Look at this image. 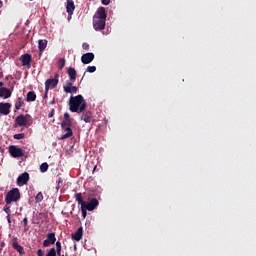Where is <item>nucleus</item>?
Instances as JSON below:
<instances>
[{
	"label": "nucleus",
	"instance_id": "1",
	"mask_svg": "<svg viewBox=\"0 0 256 256\" xmlns=\"http://www.w3.org/2000/svg\"><path fill=\"white\" fill-rule=\"evenodd\" d=\"M87 109V102L83 95L71 96L69 99V111L71 113H83Z\"/></svg>",
	"mask_w": 256,
	"mask_h": 256
},
{
	"label": "nucleus",
	"instance_id": "2",
	"mask_svg": "<svg viewBox=\"0 0 256 256\" xmlns=\"http://www.w3.org/2000/svg\"><path fill=\"white\" fill-rule=\"evenodd\" d=\"M106 21L107 13L105 12V8L100 7L93 18V27L95 31H103V29H105Z\"/></svg>",
	"mask_w": 256,
	"mask_h": 256
},
{
	"label": "nucleus",
	"instance_id": "3",
	"mask_svg": "<svg viewBox=\"0 0 256 256\" xmlns=\"http://www.w3.org/2000/svg\"><path fill=\"white\" fill-rule=\"evenodd\" d=\"M19 199H21V192L19 191V188H13L7 192L5 203L6 205H11V203H17Z\"/></svg>",
	"mask_w": 256,
	"mask_h": 256
},
{
	"label": "nucleus",
	"instance_id": "4",
	"mask_svg": "<svg viewBox=\"0 0 256 256\" xmlns=\"http://www.w3.org/2000/svg\"><path fill=\"white\" fill-rule=\"evenodd\" d=\"M71 125H73V120H63L61 122V129L66 131L64 135H62L59 139L60 141H65V139H69V137H73V130L71 129Z\"/></svg>",
	"mask_w": 256,
	"mask_h": 256
},
{
	"label": "nucleus",
	"instance_id": "5",
	"mask_svg": "<svg viewBox=\"0 0 256 256\" xmlns=\"http://www.w3.org/2000/svg\"><path fill=\"white\" fill-rule=\"evenodd\" d=\"M15 122L19 127H27L29 125H33V118L29 114L27 115L20 114L16 117Z\"/></svg>",
	"mask_w": 256,
	"mask_h": 256
},
{
	"label": "nucleus",
	"instance_id": "6",
	"mask_svg": "<svg viewBox=\"0 0 256 256\" xmlns=\"http://www.w3.org/2000/svg\"><path fill=\"white\" fill-rule=\"evenodd\" d=\"M59 85V74H55L54 78L47 79L45 82L46 93H49V89H55Z\"/></svg>",
	"mask_w": 256,
	"mask_h": 256
},
{
	"label": "nucleus",
	"instance_id": "7",
	"mask_svg": "<svg viewBox=\"0 0 256 256\" xmlns=\"http://www.w3.org/2000/svg\"><path fill=\"white\" fill-rule=\"evenodd\" d=\"M9 153L14 159H19V157H24L25 155L23 149L17 147L16 145L9 146Z\"/></svg>",
	"mask_w": 256,
	"mask_h": 256
},
{
	"label": "nucleus",
	"instance_id": "8",
	"mask_svg": "<svg viewBox=\"0 0 256 256\" xmlns=\"http://www.w3.org/2000/svg\"><path fill=\"white\" fill-rule=\"evenodd\" d=\"M20 61L22 62V67H27V69H29L33 62V57L31 54H23L20 56Z\"/></svg>",
	"mask_w": 256,
	"mask_h": 256
},
{
	"label": "nucleus",
	"instance_id": "9",
	"mask_svg": "<svg viewBox=\"0 0 256 256\" xmlns=\"http://www.w3.org/2000/svg\"><path fill=\"white\" fill-rule=\"evenodd\" d=\"M29 173L24 172L17 178V186L23 187V185H27L29 183Z\"/></svg>",
	"mask_w": 256,
	"mask_h": 256
},
{
	"label": "nucleus",
	"instance_id": "10",
	"mask_svg": "<svg viewBox=\"0 0 256 256\" xmlns=\"http://www.w3.org/2000/svg\"><path fill=\"white\" fill-rule=\"evenodd\" d=\"M46 237V240L43 241V247H50V245H55V241H57L55 233H48Z\"/></svg>",
	"mask_w": 256,
	"mask_h": 256
},
{
	"label": "nucleus",
	"instance_id": "11",
	"mask_svg": "<svg viewBox=\"0 0 256 256\" xmlns=\"http://www.w3.org/2000/svg\"><path fill=\"white\" fill-rule=\"evenodd\" d=\"M84 206L88 211H94V209H97L99 206V200H97V198H92L90 202H85Z\"/></svg>",
	"mask_w": 256,
	"mask_h": 256
},
{
	"label": "nucleus",
	"instance_id": "12",
	"mask_svg": "<svg viewBox=\"0 0 256 256\" xmlns=\"http://www.w3.org/2000/svg\"><path fill=\"white\" fill-rule=\"evenodd\" d=\"M93 59H95V54L88 52L82 55L81 61L84 65H89V63H92Z\"/></svg>",
	"mask_w": 256,
	"mask_h": 256
},
{
	"label": "nucleus",
	"instance_id": "13",
	"mask_svg": "<svg viewBox=\"0 0 256 256\" xmlns=\"http://www.w3.org/2000/svg\"><path fill=\"white\" fill-rule=\"evenodd\" d=\"M11 113V103H0V114L9 115Z\"/></svg>",
	"mask_w": 256,
	"mask_h": 256
},
{
	"label": "nucleus",
	"instance_id": "14",
	"mask_svg": "<svg viewBox=\"0 0 256 256\" xmlns=\"http://www.w3.org/2000/svg\"><path fill=\"white\" fill-rule=\"evenodd\" d=\"M66 12L68 13L69 17H73V13L75 12V2H73V0H67Z\"/></svg>",
	"mask_w": 256,
	"mask_h": 256
},
{
	"label": "nucleus",
	"instance_id": "15",
	"mask_svg": "<svg viewBox=\"0 0 256 256\" xmlns=\"http://www.w3.org/2000/svg\"><path fill=\"white\" fill-rule=\"evenodd\" d=\"M67 74H68V77H69L70 81H72V82L76 81V79H77V70H75V68L69 67Z\"/></svg>",
	"mask_w": 256,
	"mask_h": 256
},
{
	"label": "nucleus",
	"instance_id": "16",
	"mask_svg": "<svg viewBox=\"0 0 256 256\" xmlns=\"http://www.w3.org/2000/svg\"><path fill=\"white\" fill-rule=\"evenodd\" d=\"M72 239L74 241H81V239H83V227L78 228L77 231L72 234Z\"/></svg>",
	"mask_w": 256,
	"mask_h": 256
},
{
	"label": "nucleus",
	"instance_id": "17",
	"mask_svg": "<svg viewBox=\"0 0 256 256\" xmlns=\"http://www.w3.org/2000/svg\"><path fill=\"white\" fill-rule=\"evenodd\" d=\"M45 49H47V40L45 39H40L38 40V51L39 54H43V51H45Z\"/></svg>",
	"mask_w": 256,
	"mask_h": 256
},
{
	"label": "nucleus",
	"instance_id": "18",
	"mask_svg": "<svg viewBox=\"0 0 256 256\" xmlns=\"http://www.w3.org/2000/svg\"><path fill=\"white\" fill-rule=\"evenodd\" d=\"M12 93L7 87L0 88V97L3 99H9L11 97Z\"/></svg>",
	"mask_w": 256,
	"mask_h": 256
},
{
	"label": "nucleus",
	"instance_id": "19",
	"mask_svg": "<svg viewBox=\"0 0 256 256\" xmlns=\"http://www.w3.org/2000/svg\"><path fill=\"white\" fill-rule=\"evenodd\" d=\"M12 247H13V249H15V251H18V252H19V255H20V256L25 255V248H23V246H21V245L19 244V242H13V243H12Z\"/></svg>",
	"mask_w": 256,
	"mask_h": 256
},
{
	"label": "nucleus",
	"instance_id": "20",
	"mask_svg": "<svg viewBox=\"0 0 256 256\" xmlns=\"http://www.w3.org/2000/svg\"><path fill=\"white\" fill-rule=\"evenodd\" d=\"M36 99H37V94H35L34 91H29L27 93L26 101H28V103H31V102L35 101Z\"/></svg>",
	"mask_w": 256,
	"mask_h": 256
},
{
	"label": "nucleus",
	"instance_id": "21",
	"mask_svg": "<svg viewBox=\"0 0 256 256\" xmlns=\"http://www.w3.org/2000/svg\"><path fill=\"white\" fill-rule=\"evenodd\" d=\"M81 119L85 121V123H91V120L93 119V113L91 111L86 112Z\"/></svg>",
	"mask_w": 256,
	"mask_h": 256
},
{
	"label": "nucleus",
	"instance_id": "22",
	"mask_svg": "<svg viewBox=\"0 0 256 256\" xmlns=\"http://www.w3.org/2000/svg\"><path fill=\"white\" fill-rule=\"evenodd\" d=\"M75 199L78 203V205H81V207L85 206V201L83 200V195L81 193L75 194Z\"/></svg>",
	"mask_w": 256,
	"mask_h": 256
},
{
	"label": "nucleus",
	"instance_id": "23",
	"mask_svg": "<svg viewBox=\"0 0 256 256\" xmlns=\"http://www.w3.org/2000/svg\"><path fill=\"white\" fill-rule=\"evenodd\" d=\"M25 105V102L23 101V98L19 97L15 103V109L19 111Z\"/></svg>",
	"mask_w": 256,
	"mask_h": 256
},
{
	"label": "nucleus",
	"instance_id": "24",
	"mask_svg": "<svg viewBox=\"0 0 256 256\" xmlns=\"http://www.w3.org/2000/svg\"><path fill=\"white\" fill-rule=\"evenodd\" d=\"M79 88H77V86H70L69 88H65V93H78Z\"/></svg>",
	"mask_w": 256,
	"mask_h": 256
},
{
	"label": "nucleus",
	"instance_id": "25",
	"mask_svg": "<svg viewBox=\"0 0 256 256\" xmlns=\"http://www.w3.org/2000/svg\"><path fill=\"white\" fill-rule=\"evenodd\" d=\"M49 169V164L47 162H44L40 165V171L41 173H47V170Z\"/></svg>",
	"mask_w": 256,
	"mask_h": 256
},
{
	"label": "nucleus",
	"instance_id": "26",
	"mask_svg": "<svg viewBox=\"0 0 256 256\" xmlns=\"http://www.w3.org/2000/svg\"><path fill=\"white\" fill-rule=\"evenodd\" d=\"M41 201H43V193L39 192L36 196H35V202L36 203H41Z\"/></svg>",
	"mask_w": 256,
	"mask_h": 256
},
{
	"label": "nucleus",
	"instance_id": "27",
	"mask_svg": "<svg viewBox=\"0 0 256 256\" xmlns=\"http://www.w3.org/2000/svg\"><path fill=\"white\" fill-rule=\"evenodd\" d=\"M65 67V58H60L58 61V69H63Z\"/></svg>",
	"mask_w": 256,
	"mask_h": 256
},
{
	"label": "nucleus",
	"instance_id": "28",
	"mask_svg": "<svg viewBox=\"0 0 256 256\" xmlns=\"http://www.w3.org/2000/svg\"><path fill=\"white\" fill-rule=\"evenodd\" d=\"M73 86V82L71 81V80H67L66 82H65V85L63 86V90L65 91V89H70V87H72Z\"/></svg>",
	"mask_w": 256,
	"mask_h": 256
},
{
	"label": "nucleus",
	"instance_id": "29",
	"mask_svg": "<svg viewBox=\"0 0 256 256\" xmlns=\"http://www.w3.org/2000/svg\"><path fill=\"white\" fill-rule=\"evenodd\" d=\"M13 138L17 140L25 139V133L14 134Z\"/></svg>",
	"mask_w": 256,
	"mask_h": 256
},
{
	"label": "nucleus",
	"instance_id": "30",
	"mask_svg": "<svg viewBox=\"0 0 256 256\" xmlns=\"http://www.w3.org/2000/svg\"><path fill=\"white\" fill-rule=\"evenodd\" d=\"M46 256H57V251L55 250V248H51L50 250H48Z\"/></svg>",
	"mask_w": 256,
	"mask_h": 256
},
{
	"label": "nucleus",
	"instance_id": "31",
	"mask_svg": "<svg viewBox=\"0 0 256 256\" xmlns=\"http://www.w3.org/2000/svg\"><path fill=\"white\" fill-rule=\"evenodd\" d=\"M57 255H61V242H56V249H55Z\"/></svg>",
	"mask_w": 256,
	"mask_h": 256
},
{
	"label": "nucleus",
	"instance_id": "32",
	"mask_svg": "<svg viewBox=\"0 0 256 256\" xmlns=\"http://www.w3.org/2000/svg\"><path fill=\"white\" fill-rule=\"evenodd\" d=\"M3 211L7 214V215H11V207H9V205H5L3 207Z\"/></svg>",
	"mask_w": 256,
	"mask_h": 256
},
{
	"label": "nucleus",
	"instance_id": "33",
	"mask_svg": "<svg viewBox=\"0 0 256 256\" xmlns=\"http://www.w3.org/2000/svg\"><path fill=\"white\" fill-rule=\"evenodd\" d=\"M82 217L85 219L87 217V211H89L85 206H81Z\"/></svg>",
	"mask_w": 256,
	"mask_h": 256
},
{
	"label": "nucleus",
	"instance_id": "34",
	"mask_svg": "<svg viewBox=\"0 0 256 256\" xmlns=\"http://www.w3.org/2000/svg\"><path fill=\"white\" fill-rule=\"evenodd\" d=\"M95 71H97V67H95V66H88L87 67V72L88 73H95Z\"/></svg>",
	"mask_w": 256,
	"mask_h": 256
},
{
	"label": "nucleus",
	"instance_id": "35",
	"mask_svg": "<svg viewBox=\"0 0 256 256\" xmlns=\"http://www.w3.org/2000/svg\"><path fill=\"white\" fill-rule=\"evenodd\" d=\"M23 223H24V230H25V231H28L29 228L27 227V225H28V223H29V219H28L27 217H25V218L23 219Z\"/></svg>",
	"mask_w": 256,
	"mask_h": 256
},
{
	"label": "nucleus",
	"instance_id": "36",
	"mask_svg": "<svg viewBox=\"0 0 256 256\" xmlns=\"http://www.w3.org/2000/svg\"><path fill=\"white\" fill-rule=\"evenodd\" d=\"M64 121H73L71 119V115L68 112L64 113Z\"/></svg>",
	"mask_w": 256,
	"mask_h": 256
},
{
	"label": "nucleus",
	"instance_id": "37",
	"mask_svg": "<svg viewBox=\"0 0 256 256\" xmlns=\"http://www.w3.org/2000/svg\"><path fill=\"white\" fill-rule=\"evenodd\" d=\"M61 183H63V178L60 177V178H58V180H57V184H58V185L56 186V189H57V190L60 189V186H59V185H61Z\"/></svg>",
	"mask_w": 256,
	"mask_h": 256
},
{
	"label": "nucleus",
	"instance_id": "38",
	"mask_svg": "<svg viewBox=\"0 0 256 256\" xmlns=\"http://www.w3.org/2000/svg\"><path fill=\"white\" fill-rule=\"evenodd\" d=\"M82 49H84L85 51H89V44L88 43H83L82 44Z\"/></svg>",
	"mask_w": 256,
	"mask_h": 256
},
{
	"label": "nucleus",
	"instance_id": "39",
	"mask_svg": "<svg viewBox=\"0 0 256 256\" xmlns=\"http://www.w3.org/2000/svg\"><path fill=\"white\" fill-rule=\"evenodd\" d=\"M55 115V109H52L49 114H48V117L49 119H51V117H53Z\"/></svg>",
	"mask_w": 256,
	"mask_h": 256
},
{
	"label": "nucleus",
	"instance_id": "40",
	"mask_svg": "<svg viewBox=\"0 0 256 256\" xmlns=\"http://www.w3.org/2000/svg\"><path fill=\"white\" fill-rule=\"evenodd\" d=\"M37 255L38 256H45V252H43L41 249L37 250Z\"/></svg>",
	"mask_w": 256,
	"mask_h": 256
},
{
	"label": "nucleus",
	"instance_id": "41",
	"mask_svg": "<svg viewBox=\"0 0 256 256\" xmlns=\"http://www.w3.org/2000/svg\"><path fill=\"white\" fill-rule=\"evenodd\" d=\"M111 0H102V5H109Z\"/></svg>",
	"mask_w": 256,
	"mask_h": 256
},
{
	"label": "nucleus",
	"instance_id": "42",
	"mask_svg": "<svg viewBox=\"0 0 256 256\" xmlns=\"http://www.w3.org/2000/svg\"><path fill=\"white\" fill-rule=\"evenodd\" d=\"M7 221H8L9 224H11V214L7 215Z\"/></svg>",
	"mask_w": 256,
	"mask_h": 256
},
{
	"label": "nucleus",
	"instance_id": "43",
	"mask_svg": "<svg viewBox=\"0 0 256 256\" xmlns=\"http://www.w3.org/2000/svg\"><path fill=\"white\" fill-rule=\"evenodd\" d=\"M49 105H55V99L49 103Z\"/></svg>",
	"mask_w": 256,
	"mask_h": 256
},
{
	"label": "nucleus",
	"instance_id": "44",
	"mask_svg": "<svg viewBox=\"0 0 256 256\" xmlns=\"http://www.w3.org/2000/svg\"><path fill=\"white\" fill-rule=\"evenodd\" d=\"M47 90H45L44 99H47Z\"/></svg>",
	"mask_w": 256,
	"mask_h": 256
},
{
	"label": "nucleus",
	"instance_id": "45",
	"mask_svg": "<svg viewBox=\"0 0 256 256\" xmlns=\"http://www.w3.org/2000/svg\"><path fill=\"white\" fill-rule=\"evenodd\" d=\"M3 85H5V83L0 82V89H2Z\"/></svg>",
	"mask_w": 256,
	"mask_h": 256
},
{
	"label": "nucleus",
	"instance_id": "46",
	"mask_svg": "<svg viewBox=\"0 0 256 256\" xmlns=\"http://www.w3.org/2000/svg\"><path fill=\"white\" fill-rule=\"evenodd\" d=\"M3 7V1L0 0V9Z\"/></svg>",
	"mask_w": 256,
	"mask_h": 256
},
{
	"label": "nucleus",
	"instance_id": "47",
	"mask_svg": "<svg viewBox=\"0 0 256 256\" xmlns=\"http://www.w3.org/2000/svg\"><path fill=\"white\" fill-rule=\"evenodd\" d=\"M96 169H97V166H94L93 171H95Z\"/></svg>",
	"mask_w": 256,
	"mask_h": 256
},
{
	"label": "nucleus",
	"instance_id": "48",
	"mask_svg": "<svg viewBox=\"0 0 256 256\" xmlns=\"http://www.w3.org/2000/svg\"><path fill=\"white\" fill-rule=\"evenodd\" d=\"M71 19V17L69 16V14H68V21Z\"/></svg>",
	"mask_w": 256,
	"mask_h": 256
},
{
	"label": "nucleus",
	"instance_id": "49",
	"mask_svg": "<svg viewBox=\"0 0 256 256\" xmlns=\"http://www.w3.org/2000/svg\"><path fill=\"white\" fill-rule=\"evenodd\" d=\"M58 256H65V255H61V254H60V255H58Z\"/></svg>",
	"mask_w": 256,
	"mask_h": 256
}]
</instances>
